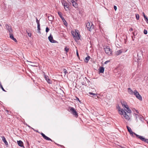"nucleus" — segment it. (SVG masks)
I'll return each mask as SVG.
<instances>
[{"mask_svg":"<svg viewBox=\"0 0 148 148\" xmlns=\"http://www.w3.org/2000/svg\"><path fill=\"white\" fill-rule=\"evenodd\" d=\"M89 93L91 95H92L95 96V97H99L98 96V94H97L94 93L92 92H89Z\"/></svg>","mask_w":148,"mask_h":148,"instance_id":"26","label":"nucleus"},{"mask_svg":"<svg viewBox=\"0 0 148 148\" xmlns=\"http://www.w3.org/2000/svg\"><path fill=\"white\" fill-rule=\"evenodd\" d=\"M48 17V20L50 21H52L54 18V17L51 15H49Z\"/></svg>","mask_w":148,"mask_h":148,"instance_id":"23","label":"nucleus"},{"mask_svg":"<svg viewBox=\"0 0 148 148\" xmlns=\"http://www.w3.org/2000/svg\"><path fill=\"white\" fill-rule=\"evenodd\" d=\"M145 19H146V18H147V17L145 16L144 15V16Z\"/></svg>","mask_w":148,"mask_h":148,"instance_id":"48","label":"nucleus"},{"mask_svg":"<svg viewBox=\"0 0 148 148\" xmlns=\"http://www.w3.org/2000/svg\"><path fill=\"white\" fill-rule=\"evenodd\" d=\"M36 22L37 24V25H40L39 21L38 19L37 18H36Z\"/></svg>","mask_w":148,"mask_h":148,"instance_id":"33","label":"nucleus"},{"mask_svg":"<svg viewBox=\"0 0 148 148\" xmlns=\"http://www.w3.org/2000/svg\"><path fill=\"white\" fill-rule=\"evenodd\" d=\"M30 62V63H32V62Z\"/></svg>","mask_w":148,"mask_h":148,"instance_id":"55","label":"nucleus"},{"mask_svg":"<svg viewBox=\"0 0 148 148\" xmlns=\"http://www.w3.org/2000/svg\"><path fill=\"white\" fill-rule=\"evenodd\" d=\"M70 111L75 117H77L78 116V113L75 110V108L73 107H70L69 108Z\"/></svg>","mask_w":148,"mask_h":148,"instance_id":"5","label":"nucleus"},{"mask_svg":"<svg viewBox=\"0 0 148 148\" xmlns=\"http://www.w3.org/2000/svg\"><path fill=\"white\" fill-rule=\"evenodd\" d=\"M76 99H77V100L79 101V102L80 101H79V99L78 97H76Z\"/></svg>","mask_w":148,"mask_h":148,"instance_id":"49","label":"nucleus"},{"mask_svg":"<svg viewBox=\"0 0 148 148\" xmlns=\"http://www.w3.org/2000/svg\"><path fill=\"white\" fill-rule=\"evenodd\" d=\"M48 38L50 42L51 43H55L57 42V41L53 40V36L51 34L48 37Z\"/></svg>","mask_w":148,"mask_h":148,"instance_id":"8","label":"nucleus"},{"mask_svg":"<svg viewBox=\"0 0 148 148\" xmlns=\"http://www.w3.org/2000/svg\"><path fill=\"white\" fill-rule=\"evenodd\" d=\"M75 1H75V0H72L71 1V2L72 3H73V2H75Z\"/></svg>","mask_w":148,"mask_h":148,"instance_id":"44","label":"nucleus"},{"mask_svg":"<svg viewBox=\"0 0 148 148\" xmlns=\"http://www.w3.org/2000/svg\"><path fill=\"white\" fill-rule=\"evenodd\" d=\"M75 1H77V0H75Z\"/></svg>","mask_w":148,"mask_h":148,"instance_id":"60","label":"nucleus"},{"mask_svg":"<svg viewBox=\"0 0 148 148\" xmlns=\"http://www.w3.org/2000/svg\"><path fill=\"white\" fill-rule=\"evenodd\" d=\"M133 30V29L132 28H130L129 29V31L130 32L132 31Z\"/></svg>","mask_w":148,"mask_h":148,"instance_id":"45","label":"nucleus"},{"mask_svg":"<svg viewBox=\"0 0 148 148\" xmlns=\"http://www.w3.org/2000/svg\"><path fill=\"white\" fill-rule=\"evenodd\" d=\"M73 3H72L73 6L75 8H77L78 7V4L76 3V1L75 2H73Z\"/></svg>","mask_w":148,"mask_h":148,"instance_id":"24","label":"nucleus"},{"mask_svg":"<svg viewBox=\"0 0 148 148\" xmlns=\"http://www.w3.org/2000/svg\"><path fill=\"white\" fill-rule=\"evenodd\" d=\"M71 34L73 36V38L75 41H77L80 39L81 36L78 30H75V31H72L71 32Z\"/></svg>","mask_w":148,"mask_h":148,"instance_id":"1","label":"nucleus"},{"mask_svg":"<svg viewBox=\"0 0 148 148\" xmlns=\"http://www.w3.org/2000/svg\"><path fill=\"white\" fill-rule=\"evenodd\" d=\"M90 56H88L87 57H86L85 58V60L86 61L85 62H88L89 59H90Z\"/></svg>","mask_w":148,"mask_h":148,"instance_id":"27","label":"nucleus"},{"mask_svg":"<svg viewBox=\"0 0 148 148\" xmlns=\"http://www.w3.org/2000/svg\"><path fill=\"white\" fill-rule=\"evenodd\" d=\"M142 117H143V116H142L141 115H139V119H140V121H143L144 120V118Z\"/></svg>","mask_w":148,"mask_h":148,"instance_id":"30","label":"nucleus"},{"mask_svg":"<svg viewBox=\"0 0 148 148\" xmlns=\"http://www.w3.org/2000/svg\"><path fill=\"white\" fill-rule=\"evenodd\" d=\"M6 112H7V113H8V112H9V111L8 110H7L6 111Z\"/></svg>","mask_w":148,"mask_h":148,"instance_id":"53","label":"nucleus"},{"mask_svg":"<svg viewBox=\"0 0 148 148\" xmlns=\"http://www.w3.org/2000/svg\"><path fill=\"white\" fill-rule=\"evenodd\" d=\"M117 108L118 109V111L119 112L120 114H123V112L124 111L123 109L121 108L120 107L118 106L117 107Z\"/></svg>","mask_w":148,"mask_h":148,"instance_id":"13","label":"nucleus"},{"mask_svg":"<svg viewBox=\"0 0 148 148\" xmlns=\"http://www.w3.org/2000/svg\"><path fill=\"white\" fill-rule=\"evenodd\" d=\"M62 5L64 6L65 10L67 11L69 9V6L71 4L70 3H68L65 1H62Z\"/></svg>","mask_w":148,"mask_h":148,"instance_id":"3","label":"nucleus"},{"mask_svg":"<svg viewBox=\"0 0 148 148\" xmlns=\"http://www.w3.org/2000/svg\"><path fill=\"white\" fill-rule=\"evenodd\" d=\"M26 31L27 33L28 36L29 37H31V35H32L30 33L28 32L27 30Z\"/></svg>","mask_w":148,"mask_h":148,"instance_id":"35","label":"nucleus"},{"mask_svg":"<svg viewBox=\"0 0 148 148\" xmlns=\"http://www.w3.org/2000/svg\"><path fill=\"white\" fill-rule=\"evenodd\" d=\"M136 16L137 20L139 19V14H136Z\"/></svg>","mask_w":148,"mask_h":148,"instance_id":"38","label":"nucleus"},{"mask_svg":"<svg viewBox=\"0 0 148 148\" xmlns=\"http://www.w3.org/2000/svg\"><path fill=\"white\" fill-rule=\"evenodd\" d=\"M126 127L130 134L131 135H133V133H134V132L132 131L131 128L128 126H127Z\"/></svg>","mask_w":148,"mask_h":148,"instance_id":"16","label":"nucleus"},{"mask_svg":"<svg viewBox=\"0 0 148 148\" xmlns=\"http://www.w3.org/2000/svg\"><path fill=\"white\" fill-rule=\"evenodd\" d=\"M123 114H124V116L125 117V118L127 120H129L130 119V117L127 114V113H126V112H125V111H124L123 112Z\"/></svg>","mask_w":148,"mask_h":148,"instance_id":"14","label":"nucleus"},{"mask_svg":"<svg viewBox=\"0 0 148 148\" xmlns=\"http://www.w3.org/2000/svg\"><path fill=\"white\" fill-rule=\"evenodd\" d=\"M144 33L145 34H147V31L146 29H144Z\"/></svg>","mask_w":148,"mask_h":148,"instance_id":"37","label":"nucleus"},{"mask_svg":"<svg viewBox=\"0 0 148 148\" xmlns=\"http://www.w3.org/2000/svg\"><path fill=\"white\" fill-rule=\"evenodd\" d=\"M138 54H137V58H136V57L134 56V60L136 62H137L138 63L139 62V58H138Z\"/></svg>","mask_w":148,"mask_h":148,"instance_id":"22","label":"nucleus"},{"mask_svg":"<svg viewBox=\"0 0 148 148\" xmlns=\"http://www.w3.org/2000/svg\"><path fill=\"white\" fill-rule=\"evenodd\" d=\"M134 135L136 136L137 138H139V135L136 134V133H135L134 132V133H133V135H131V136H132L134 137Z\"/></svg>","mask_w":148,"mask_h":148,"instance_id":"31","label":"nucleus"},{"mask_svg":"<svg viewBox=\"0 0 148 148\" xmlns=\"http://www.w3.org/2000/svg\"><path fill=\"white\" fill-rule=\"evenodd\" d=\"M5 27L6 29L8 31L9 34H11L12 33L13 30L10 25L8 24H6L5 25Z\"/></svg>","mask_w":148,"mask_h":148,"instance_id":"7","label":"nucleus"},{"mask_svg":"<svg viewBox=\"0 0 148 148\" xmlns=\"http://www.w3.org/2000/svg\"><path fill=\"white\" fill-rule=\"evenodd\" d=\"M9 34L10 38L13 40L15 42H16L17 40L15 38H14L12 33L11 34Z\"/></svg>","mask_w":148,"mask_h":148,"instance_id":"17","label":"nucleus"},{"mask_svg":"<svg viewBox=\"0 0 148 148\" xmlns=\"http://www.w3.org/2000/svg\"><path fill=\"white\" fill-rule=\"evenodd\" d=\"M139 139L142 141L148 144V139L145 138L144 137L142 136H139Z\"/></svg>","mask_w":148,"mask_h":148,"instance_id":"10","label":"nucleus"},{"mask_svg":"<svg viewBox=\"0 0 148 148\" xmlns=\"http://www.w3.org/2000/svg\"><path fill=\"white\" fill-rule=\"evenodd\" d=\"M136 112L137 113H138V110H136Z\"/></svg>","mask_w":148,"mask_h":148,"instance_id":"52","label":"nucleus"},{"mask_svg":"<svg viewBox=\"0 0 148 148\" xmlns=\"http://www.w3.org/2000/svg\"><path fill=\"white\" fill-rule=\"evenodd\" d=\"M133 34L134 35V33H133Z\"/></svg>","mask_w":148,"mask_h":148,"instance_id":"58","label":"nucleus"},{"mask_svg":"<svg viewBox=\"0 0 148 148\" xmlns=\"http://www.w3.org/2000/svg\"><path fill=\"white\" fill-rule=\"evenodd\" d=\"M121 103L123 108H126L128 107V106L127 105L126 102L123 100H122L121 101Z\"/></svg>","mask_w":148,"mask_h":148,"instance_id":"12","label":"nucleus"},{"mask_svg":"<svg viewBox=\"0 0 148 148\" xmlns=\"http://www.w3.org/2000/svg\"><path fill=\"white\" fill-rule=\"evenodd\" d=\"M0 83H1V82H0Z\"/></svg>","mask_w":148,"mask_h":148,"instance_id":"61","label":"nucleus"},{"mask_svg":"<svg viewBox=\"0 0 148 148\" xmlns=\"http://www.w3.org/2000/svg\"><path fill=\"white\" fill-rule=\"evenodd\" d=\"M139 100H142V97L140 95H139Z\"/></svg>","mask_w":148,"mask_h":148,"instance_id":"42","label":"nucleus"},{"mask_svg":"<svg viewBox=\"0 0 148 148\" xmlns=\"http://www.w3.org/2000/svg\"><path fill=\"white\" fill-rule=\"evenodd\" d=\"M62 19V20L64 22V21L65 22H66V21H65V19H64V18L62 17V18H61Z\"/></svg>","mask_w":148,"mask_h":148,"instance_id":"39","label":"nucleus"},{"mask_svg":"<svg viewBox=\"0 0 148 148\" xmlns=\"http://www.w3.org/2000/svg\"><path fill=\"white\" fill-rule=\"evenodd\" d=\"M99 73H103L104 71V68L103 67H100L99 68Z\"/></svg>","mask_w":148,"mask_h":148,"instance_id":"19","label":"nucleus"},{"mask_svg":"<svg viewBox=\"0 0 148 148\" xmlns=\"http://www.w3.org/2000/svg\"><path fill=\"white\" fill-rule=\"evenodd\" d=\"M17 143L18 145L21 147H24L23 143L22 141L21 140H19L17 141Z\"/></svg>","mask_w":148,"mask_h":148,"instance_id":"18","label":"nucleus"},{"mask_svg":"<svg viewBox=\"0 0 148 148\" xmlns=\"http://www.w3.org/2000/svg\"><path fill=\"white\" fill-rule=\"evenodd\" d=\"M58 15L61 18H62L63 16L62 15V14L61 12H58Z\"/></svg>","mask_w":148,"mask_h":148,"instance_id":"29","label":"nucleus"},{"mask_svg":"<svg viewBox=\"0 0 148 148\" xmlns=\"http://www.w3.org/2000/svg\"><path fill=\"white\" fill-rule=\"evenodd\" d=\"M2 86L1 84V83H0V87H2Z\"/></svg>","mask_w":148,"mask_h":148,"instance_id":"50","label":"nucleus"},{"mask_svg":"<svg viewBox=\"0 0 148 148\" xmlns=\"http://www.w3.org/2000/svg\"><path fill=\"white\" fill-rule=\"evenodd\" d=\"M49 30V28L47 27L46 28V32L47 33Z\"/></svg>","mask_w":148,"mask_h":148,"instance_id":"36","label":"nucleus"},{"mask_svg":"<svg viewBox=\"0 0 148 148\" xmlns=\"http://www.w3.org/2000/svg\"><path fill=\"white\" fill-rule=\"evenodd\" d=\"M63 71L65 75L66 73H68L67 72L66 70L65 69H63Z\"/></svg>","mask_w":148,"mask_h":148,"instance_id":"32","label":"nucleus"},{"mask_svg":"<svg viewBox=\"0 0 148 148\" xmlns=\"http://www.w3.org/2000/svg\"><path fill=\"white\" fill-rule=\"evenodd\" d=\"M110 62V61L109 60L106 61V62H105L104 64H107L108 62Z\"/></svg>","mask_w":148,"mask_h":148,"instance_id":"43","label":"nucleus"},{"mask_svg":"<svg viewBox=\"0 0 148 148\" xmlns=\"http://www.w3.org/2000/svg\"><path fill=\"white\" fill-rule=\"evenodd\" d=\"M85 79L86 80H87V78L86 77H85V78H84L83 80H82L81 83L82 85H86V81H85Z\"/></svg>","mask_w":148,"mask_h":148,"instance_id":"21","label":"nucleus"},{"mask_svg":"<svg viewBox=\"0 0 148 148\" xmlns=\"http://www.w3.org/2000/svg\"><path fill=\"white\" fill-rule=\"evenodd\" d=\"M1 138L2 141L4 143L5 145H8V143L6 141L5 137L4 136H1Z\"/></svg>","mask_w":148,"mask_h":148,"instance_id":"15","label":"nucleus"},{"mask_svg":"<svg viewBox=\"0 0 148 148\" xmlns=\"http://www.w3.org/2000/svg\"><path fill=\"white\" fill-rule=\"evenodd\" d=\"M122 148H125L124 147H122Z\"/></svg>","mask_w":148,"mask_h":148,"instance_id":"59","label":"nucleus"},{"mask_svg":"<svg viewBox=\"0 0 148 148\" xmlns=\"http://www.w3.org/2000/svg\"><path fill=\"white\" fill-rule=\"evenodd\" d=\"M143 16H144V15H145V13H144V12H143Z\"/></svg>","mask_w":148,"mask_h":148,"instance_id":"51","label":"nucleus"},{"mask_svg":"<svg viewBox=\"0 0 148 148\" xmlns=\"http://www.w3.org/2000/svg\"><path fill=\"white\" fill-rule=\"evenodd\" d=\"M40 134L43 137V138H44L45 139L47 140H50L52 141V140L50 139L48 137L46 136L43 133H41Z\"/></svg>","mask_w":148,"mask_h":148,"instance_id":"11","label":"nucleus"},{"mask_svg":"<svg viewBox=\"0 0 148 148\" xmlns=\"http://www.w3.org/2000/svg\"><path fill=\"white\" fill-rule=\"evenodd\" d=\"M125 108H126V109L125 110L127 113H130L131 112V110L129 108L128 106Z\"/></svg>","mask_w":148,"mask_h":148,"instance_id":"25","label":"nucleus"},{"mask_svg":"<svg viewBox=\"0 0 148 148\" xmlns=\"http://www.w3.org/2000/svg\"><path fill=\"white\" fill-rule=\"evenodd\" d=\"M122 51L121 50H118L115 53V55L116 56H118L120 55L122 53Z\"/></svg>","mask_w":148,"mask_h":148,"instance_id":"20","label":"nucleus"},{"mask_svg":"<svg viewBox=\"0 0 148 148\" xmlns=\"http://www.w3.org/2000/svg\"><path fill=\"white\" fill-rule=\"evenodd\" d=\"M114 10L116 11V9H117V7L115 5H114Z\"/></svg>","mask_w":148,"mask_h":148,"instance_id":"40","label":"nucleus"},{"mask_svg":"<svg viewBox=\"0 0 148 148\" xmlns=\"http://www.w3.org/2000/svg\"><path fill=\"white\" fill-rule=\"evenodd\" d=\"M31 65L32 66H33V65Z\"/></svg>","mask_w":148,"mask_h":148,"instance_id":"54","label":"nucleus"},{"mask_svg":"<svg viewBox=\"0 0 148 148\" xmlns=\"http://www.w3.org/2000/svg\"><path fill=\"white\" fill-rule=\"evenodd\" d=\"M37 28H38V33H39L40 34L41 32L40 31V25H37Z\"/></svg>","mask_w":148,"mask_h":148,"instance_id":"28","label":"nucleus"},{"mask_svg":"<svg viewBox=\"0 0 148 148\" xmlns=\"http://www.w3.org/2000/svg\"><path fill=\"white\" fill-rule=\"evenodd\" d=\"M76 54H77V56H79V54H78V51H77V50Z\"/></svg>","mask_w":148,"mask_h":148,"instance_id":"47","label":"nucleus"},{"mask_svg":"<svg viewBox=\"0 0 148 148\" xmlns=\"http://www.w3.org/2000/svg\"><path fill=\"white\" fill-rule=\"evenodd\" d=\"M135 115H137V114H135Z\"/></svg>","mask_w":148,"mask_h":148,"instance_id":"56","label":"nucleus"},{"mask_svg":"<svg viewBox=\"0 0 148 148\" xmlns=\"http://www.w3.org/2000/svg\"><path fill=\"white\" fill-rule=\"evenodd\" d=\"M44 77L45 79L46 80L47 82L49 84H51L52 81L50 80V79L48 78V76L46 75L45 73H44Z\"/></svg>","mask_w":148,"mask_h":148,"instance_id":"9","label":"nucleus"},{"mask_svg":"<svg viewBox=\"0 0 148 148\" xmlns=\"http://www.w3.org/2000/svg\"><path fill=\"white\" fill-rule=\"evenodd\" d=\"M145 20L146 21V23L148 24V18H146V19H145Z\"/></svg>","mask_w":148,"mask_h":148,"instance_id":"41","label":"nucleus"},{"mask_svg":"<svg viewBox=\"0 0 148 148\" xmlns=\"http://www.w3.org/2000/svg\"><path fill=\"white\" fill-rule=\"evenodd\" d=\"M86 27L88 30L91 31L94 28V25L92 23L88 22L86 23Z\"/></svg>","mask_w":148,"mask_h":148,"instance_id":"4","label":"nucleus"},{"mask_svg":"<svg viewBox=\"0 0 148 148\" xmlns=\"http://www.w3.org/2000/svg\"><path fill=\"white\" fill-rule=\"evenodd\" d=\"M1 88L2 89V90L3 91H5V90L3 88V86H2V87H1Z\"/></svg>","mask_w":148,"mask_h":148,"instance_id":"46","label":"nucleus"},{"mask_svg":"<svg viewBox=\"0 0 148 148\" xmlns=\"http://www.w3.org/2000/svg\"><path fill=\"white\" fill-rule=\"evenodd\" d=\"M69 50V49L67 47H65L64 49V50L66 52H68Z\"/></svg>","mask_w":148,"mask_h":148,"instance_id":"34","label":"nucleus"},{"mask_svg":"<svg viewBox=\"0 0 148 148\" xmlns=\"http://www.w3.org/2000/svg\"><path fill=\"white\" fill-rule=\"evenodd\" d=\"M127 91L129 94L131 95H135L137 98L139 99V93L136 90L133 91L131 88H128L127 89Z\"/></svg>","mask_w":148,"mask_h":148,"instance_id":"2","label":"nucleus"},{"mask_svg":"<svg viewBox=\"0 0 148 148\" xmlns=\"http://www.w3.org/2000/svg\"><path fill=\"white\" fill-rule=\"evenodd\" d=\"M0 26H1V24H0Z\"/></svg>","mask_w":148,"mask_h":148,"instance_id":"57","label":"nucleus"},{"mask_svg":"<svg viewBox=\"0 0 148 148\" xmlns=\"http://www.w3.org/2000/svg\"><path fill=\"white\" fill-rule=\"evenodd\" d=\"M104 50L106 53L108 55H110L112 52V50L108 46L106 47L104 49Z\"/></svg>","mask_w":148,"mask_h":148,"instance_id":"6","label":"nucleus"}]
</instances>
